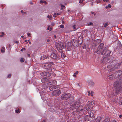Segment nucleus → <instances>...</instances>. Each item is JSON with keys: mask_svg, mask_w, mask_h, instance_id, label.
Masks as SVG:
<instances>
[{"mask_svg": "<svg viewBox=\"0 0 122 122\" xmlns=\"http://www.w3.org/2000/svg\"><path fill=\"white\" fill-rule=\"evenodd\" d=\"M70 11V10H68V11L69 12Z\"/></svg>", "mask_w": 122, "mask_h": 122, "instance_id": "774afa93", "label": "nucleus"}, {"mask_svg": "<svg viewBox=\"0 0 122 122\" xmlns=\"http://www.w3.org/2000/svg\"><path fill=\"white\" fill-rule=\"evenodd\" d=\"M11 76V75L10 74H9L8 75V77H10Z\"/></svg>", "mask_w": 122, "mask_h": 122, "instance_id": "ea45409f", "label": "nucleus"}, {"mask_svg": "<svg viewBox=\"0 0 122 122\" xmlns=\"http://www.w3.org/2000/svg\"><path fill=\"white\" fill-rule=\"evenodd\" d=\"M46 121H45V120H43V122H46Z\"/></svg>", "mask_w": 122, "mask_h": 122, "instance_id": "338daca9", "label": "nucleus"}, {"mask_svg": "<svg viewBox=\"0 0 122 122\" xmlns=\"http://www.w3.org/2000/svg\"><path fill=\"white\" fill-rule=\"evenodd\" d=\"M94 105V102L92 101L88 104L87 105V107L89 110L90 108L93 107Z\"/></svg>", "mask_w": 122, "mask_h": 122, "instance_id": "4468645a", "label": "nucleus"}, {"mask_svg": "<svg viewBox=\"0 0 122 122\" xmlns=\"http://www.w3.org/2000/svg\"><path fill=\"white\" fill-rule=\"evenodd\" d=\"M93 25V23L92 22H90L88 24V25Z\"/></svg>", "mask_w": 122, "mask_h": 122, "instance_id": "f704fd0d", "label": "nucleus"}, {"mask_svg": "<svg viewBox=\"0 0 122 122\" xmlns=\"http://www.w3.org/2000/svg\"><path fill=\"white\" fill-rule=\"evenodd\" d=\"M51 74L49 72H47V75L46 76L47 77H49L51 76Z\"/></svg>", "mask_w": 122, "mask_h": 122, "instance_id": "cd10ccee", "label": "nucleus"}, {"mask_svg": "<svg viewBox=\"0 0 122 122\" xmlns=\"http://www.w3.org/2000/svg\"><path fill=\"white\" fill-rule=\"evenodd\" d=\"M31 35V34L30 33H27V35L28 36H30Z\"/></svg>", "mask_w": 122, "mask_h": 122, "instance_id": "37998d69", "label": "nucleus"}, {"mask_svg": "<svg viewBox=\"0 0 122 122\" xmlns=\"http://www.w3.org/2000/svg\"><path fill=\"white\" fill-rule=\"evenodd\" d=\"M113 73V74H110L107 76V77L109 80H112L116 79Z\"/></svg>", "mask_w": 122, "mask_h": 122, "instance_id": "ddd939ff", "label": "nucleus"}, {"mask_svg": "<svg viewBox=\"0 0 122 122\" xmlns=\"http://www.w3.org/2000/svg\"><path fill=\"white\" fill-rule=\"evenodd\" d=\"M96 112L95 111L93 110H92L91 111V113L90 114L89 116H90L91 117H95L96 116Z\"/></svg>", "mask_w": 122, "mask_h": 122, "instance_id": "2eb2a0df", "label": "nucleus"}, {"mask_svg": "<svg viewBox=\"0 0 122 122\" xmlns=\"http://www.w3.org/2000/svg\"><path fill=\"white\" fill-rule=\"evenodd\" d=\"M73 27L74 29V30H75L78 29V28H76V25H74L73 26Z\"/></svg>", "mask_w": 122, "mask_h": 122, "instance_id": "bb28decb", "label": "nucleus"}, {"mask_svg": "<svg viewBox=\"0 0 122 122\" xmlns=\"http://www.w3.org/2000/svg\"><path fill=\"white\" fill-rule=\"evenodd\" d=\"M15 43L17 44L18 43V41H16Z\"/></svg>", "mask_w": 122, "mask_h": 122, "instance_id": "052dcab7", "label": "nucleus"}, {"mask_svg": "<svg viewBox=\"0 0 122 122\" xmlns=\"http://www.w3.org/2000/svg\"><path fill=\"white\" fill-rule=\"evenodd\" d=\"M56 13H55L53 15V16L54 17H56Z\"/></svg>", "mask_w": 122, "mask_h": 122, "instance_id": "4c0bfd02", "label": "nucleus"}, {"mask_svg": "<svg viewBox=\"0 0 122 122\" xmlns=\"http://www.w3.org/2000/svg\"><path fill=\"white\" fill-rule=\"evenodd\" d=\"M21 12L22 13H23V10H21Z\"/></svg>", "mask_w": 122, "mask_h": 122, "instance_id": "e2e57ef3", "label": "nucleus"}, {"mask_svg": "<svg viewBox=\"0 0 122 122\" xmlns=\"http://www.w3.org/2000/svg\"><path fill=\"white\" fill-rule=\"evenodd\" d=\"M83 0H80L79 1V3H82Z\"/></svg>", "mask_w": 122, "mask_h": 122, "instance_id": "c9c22d12", "label": "nucleus"}, {"mask_svg": "<svg viewBox=\"0 0 122 122\" xmlns=\"http://www.w3.org/2000/svg\"><path fill=\"white\" fill-rule=\"evenodd\" d=\"M104 27H106V26H108V24L107 22L106 23L104 24Z\"/></svg>", "mask_w": 122, "mask_h": 122, "instance_id": "c85d7f7f", "label": "nucleus"}, {"mask_svg": "<svg viewBox=\"0 0 122 122\" xmlns=\"http://www.w3.org/2000/svg\"><path fill=\"white\" fill-rule=\"evenodd\" d=\"M20 61L21 62H22L24 61V60L23 59V58H21L20 60Z\"/></svg>", "mask_w": 122, "mask_h": 122, "instance_id": "473e14b6", "label": "nucleus"}, {"mask_svg": "<svg viewBox=\"0 0 122 122\" xmlns=\"http://www.w3.org/2000/svg\"><path fill=\"white\" fill-rule=\"evenodd\" d=\"M61 9L62 10H63L64 8H65V6L64 5H63L62 4H61Z\"/></svg>", "mask_w": 122, "mask_h": 122, "instance_id": "c756f323", "label": "nucleus"}, {"mask_svg": "<svg viewBox=\"0 0 122 122\" xmlns=\"http://www.w3.org/2000/svg\"><path fill=\"white\" fill-rule=\"evenodd\" d=\"M51 85L49 86V88L50 90L51 91H53V90L54 89H58L59 88L60 86H55L53 85H52V84H49V85Z\"/></svg>", "mask_w": 122, "mask_h": 122, "instance_id": "1a4fd4ad", "label": "nucleus"}, {"mask_svg": "<svg viewBox=\"0 0 122 122\" xmlns=\"http://www.w3.org/2000/svg\"><path fill=\"white\" fill-rule=\"evenodd\" d=\"M60 90H56L54 91L52 94V95L53 96H58L61 93Z\"/></svg>", "mask_w": 122, "mask_h": 122, "instance_id": "6e6552de", "label": "nucleus"}, {"mask_svg": "<svg viewBox=\"0 0 122 122\" xmlns=\"http://www.w3.org/2000/svg\"><path fill=\"white\" fill-rule=\"evenodd\" d=\"M108 6L109 8H110L111 7V5L110 4H108Z\"/></svg>", "mask_w": 122, "mask_h": 122, "instance_id": "58836bf2", "label": "nucleus"}, {"mask_svg": "<svg viewBox=\"0 0 122 122\" xmlns=\"http://www.w3.org/2000/svg\"><path fill=\"white\" fill-rule=\"evenodd\" d=\"M102 119V117H97L96 120V122H99Z\"/></svg>", "mask_w": 122, "mask_h": 122, "instance_id": "412c9836", "label": "nucleus"}, {"mask_svg": "<svg viewBox=\"0 0 122 122\" xmlns=\"http://www.w3.org/2000/svg\"><path fill=\"white\" fill-rule=\"evenodd\" d=\"M28 56L29 57H30V54H28Z\"/></svg>", "mask_w": 122, "mask_h": 122, "instance_id": "5fc2aeb1", "label": "nucleus"}, {"mask_svg": "<svg viewBox=\"0 0 122 122\" xmlns=\"http://www.w3.org/2000/svg\"><path fill=\"white\" fill-rule=\"evenodd\" d=\"M76 75V74L75 73H74L73 75V76L74 77H75Z\"/></svg>", "mask_w": 122, "mask_h": 122, "instance_id": "79ce46f5", "label": "nucleus"}, {"mask_svg": "<svg viewBox=\"0 0 122 122\" xmlns=\"http://www.w3.org/2000/svg\"><path fill=\"white\" fill-rule=\"evenodd\" d=\"M1 51L2 53H3L5 51V48L4 47H3L1 50Z\"/></svg>", "mask_w": 122, "mask_h": 122, "instance_id": "a878e982", "label": "nucleus"}, {"mask_svg": "<svg viewBox=\"0 0 122 122\" xmlns=\"http://www.w3.org/2000/svg\"><path fill=\"white\" fill-rule=\"evenodd\" d=\"M104 44L102 43H101L99 46L98 47L97 49V52H101L102 51L103 46H104Z\"/></svg>", "mask_w": 122, "mask_h": 122, "instance_id": "9b49d317", "label": "nucleus"}, {"mask_svg": "<svg viewBox=\"0 0 122 122\" xmlns=\"http://www.w3.org/2000/svg\"><path fill=\"white\" fill-rule=\"evenodd\" d=\"M46 78H43L41 79V81L42 83H44L45 81L46 80Z\"/></svg>", "mask_w": 122, "mask_h": 122, "instance_id": "393cba45", "label": "nucleus"}, {"mask_svg": "<svg viewBox=\"0 0 122 122\" xmlns=\"http://www.w3.org/2000/svg\"><path fill=\"white\" fill-rule=\"evenodd\" d=\"M114 93L111 92H107V95L108 97H109L111 98L112 97V96L114 95Z\"/></svg>", "mask_w": 122, "mask_h": 122, "instance_id": "dca6fc26", "label": "nucleus"}, {"mask_svg": "<svg viewBox=\"0 0 122 122\" xmlns=\"http://www.w3.org/2000/svg\"><path fill=\"white\" fill-rule=\"evenodd\" d=\"M16 112L17 113H19L20 112V109H18L17 110H16Z\"/></svg>", "mask_w": 122, "mask_h": 122, "instance_id": "2f4dec72", "label": "nucleus"}, {"mask_svg": "<svg viewBox=\"0 0 122 122\" xmlns=\"http://www.w3.org/2000/svg\"><path fill=\"white\" fill-rule=\"evenodd\" d=\"M108 0H103V1L104 2L107 1Z\"/></svg>", "mask_w": 122, "mask_h": 122, "instance_id": "4d7b16f0", "label": "nucleus"}, {"mask_svg": "<svg viewBox=\"0 0 122 122\" xmlns=\"http://www.w3.org/2000/svg\"><path fill=\"white\" fill-rule=\"evenodd\" d=\"M88 110V108L87 106L85 107L84 106H83V108L82 111L84 113H86V111H87Z\"/></svg>", "mask_w": 122, "mask_h": 122, "instance_id": "f3484780", "label": "nucleus"}, {"mask_svg": "<svg viewBox=\"0 0 122 122\" xmlns=\"http://www.w3.org/2000/svg\"><path fill=\"white\" fill-rule=\"evenodd\" d=\"M65 43L63 42H61L59 44L57 43L56 47L58 51L60 52H62V49H64L66 47Z\"/></svg>", "mask_w": 122, "mask_h": 122, "instance_id": "20e7f679", "label": "nucleus"}, {"mask_svg": "<svg viewBox=\"0 0 122 122\" xmlns=\"http://www.w3.org/2000/svg\"><path fill=\"white\" fill-rule=\"evenodd\" d=\"M76 74H78V71H77L75 73Z\"/></svg>", "mask_w": 122, "mask_h": 122, "instance_id": "603ef678", "label": "nucleus"}, {"mask_svg": "<svg viewBox=\"0 0 122 122\" xmlns=\"http://www.w3.org/2000/svg\"><path fill=\"white\" fill-rule=\"evenodd\" d=\"M80 101L79 100H77L74 104H72L70 108L72 109H76L78 108V106L80 105Z\"/></svg>", "mask_w": 122, "mask_h": 122, "instance_id": "423d86ee", "label": "nucleus"}, {"mask_svg": "<svg viewBox=\"0 0 122 122\" xmlns=\"http://www.w3.org/2000/svg\"><path fill=\"white\" fill-rule=\"evenodd\" d=\"M112 122H117L115 120H113Z\"/></svg>", "mask_w": 122, "mask_h": 122, "instance_id": "6e6d98bb", "label": "nucleus"}, {"mask_svg": "<svg viewBox=\"0 0 122 122\" xmlns=\"http://www.w3.org/2000/svg\"><path fill=\"white\" fill-rule=\"evenodd\" d=\"M28 42H29V43L30 44L31 43V42H30V41L29 40H28Z\"/></svg>", "mask_w": 122, "mask_h": 122, "instance_id": "bf43d9fd", "label": "nucleus"}, {"mask_svg": "<svg viewBox=\"0 0 122 122\" xmlns=\"http://www.w3.org/2000/svg\"><path fill=\"white\" fill-rule=\"evenodd\" d=\"M60 52L61 53V58H64L66 57L65 55L63 53L62 51V52Z\"/></svg>", "mask_w": 122, "mask_h": 122, "instance_id": "b1692460", "label": "nucleus"}, {"mask_svg": "<svg viewBox=\"0 0 122 122\" xmlns=\"http://www.w3.org/2000/svg\"><path fill=\"white\" fill-rule=\"evenodd\" d=\"M4 35V33L3 32L1 33V34L0 35V37H2Z\"/></svg>", "mask_w": 122, "mask_h": 122, "instance_id": "e433bc0d", "label": "nucleus"}, {"mask_svg": "<svg viewBox=\"0 0 122 122\" xmlns=\"http://www.w3.org/2000/svg\"><path fill=\"white\" fill-rule=\"evenodd\" d=\"M51 57L54 59L57 60L59 58V56L54 52L52 53L51 55Z\"/></svg>", "mask_w": 122, "mask_h": 122, "instance_id": "9d476101", "label": "nucleus"}, {"mask_svg": "<svg viewBox=\"0 0 122 122\" xmlns=\"http://www.w3.org/2000/svg\"><path fill=\"white\" fill-rule=\"evenodd\" d=\"M88 85L90 86H94L95 85L94 83L91 80L88 81Z\"/></svg>", "mask_w": 122, "mask_h": 122, "instance_id": "a211bd4d", "label": "nucleus"}, {"mask_svg": "<svg viewBox=\"0 0 122 122\" xmlns=\"http://www.w3.org/2000/svg\"><path fill=\"white\" fill-rule=\"evenodd\" d=\"M120 105H122V101H121L119 103Z\"/></svg>", "mask_w": 122, "mask_h": 122, "instance_id": "c03bdc74", "label": "nucleus"}, {"mask_svg": "<svg viewBox=\"0 0 122 122\" xmlns=\"http://www.w3.org/2000/svg\"><path fill=\"white\" fill-rule=\"evenodd\" d=\"M50 41V40H47V41L48 42H49Z\"/></svg>", "mask_w": 122, "mask_h": 122, "instance_id": "0e129e2a", "label": "nucleus"}, {"mask_svg": "<svg viewBox=\"0 0 122 122\" xmlns=\"http://www.w3.org/2000/svg\"><path fill=\"white\" fill-rule=\"evenodd\" d=\"M51 25H52L53 26L55 25V24L54 23H51Z\"/></svg>", "mask_w": 122, "mask_h": 122, "instance_id": "de8ad7c7", "label": "nucleus"}, {"mask_svg": "<svg viewBox=\"0 0 122 122\" xmlns=\"http://www.w3.org/2000/svg\"><path fill=\"white\" fill-rule=\"evenodd\" d=\"M111 53V51H110L107 49H104L103 51L101 52V54L105 56V57H105V58H106L110 56ZM107 59V58H104L101 61V62L106 63H107L108 62H103V61L104 60H106Z\"/></svg>", "mask_w": 122, "mask_h": 122, "instance_id": "f03ea898", "label": "nucleus"}, {"mask_svg": "<svg viewBox=\"0 0 122 122\" xmlns=\"http://www.w3.org/2000/svg\"><path fill=\"white\" fill-rule=\"evenodd\" d=\"M24 50L22 48V49H21V51H23Z\"/></svg>", "mask_w": 122, "mask_h": 122, "instance_id": "13d9d810", "label": "nucleus"}, {"mask_svg": "<svg viewBox=\"0 0 122 122\" xmlns=\"http://www.w3.org/2000/svg\"><path fill=\"white\" fill-rule=\"evenodd\" d=\"M56 15H61V14L60 13H57V14H56Z\"/></svg>", "mask_w": 122, "mask_h": 122, "instance_id": "49530a36", "label": "nucleus"}, {"mask_svg": "<svg viewBox=\"0 0 122 122\" xmlns=\"http://www.w3.org/2000/svg\"><path fill=\"white\" fill-rule=\"evenodd\" d=\"M66 44L65 45L66 46L68 50H71V42L68 41H66Z\"/></svg>", "mask_w": 122, "mask_h": 122, "instance_id": "f8f14e48", "label": "nucleus"}, {"mask_svg": "<svg viewBox=\"0 0 122 122\" xmlns=\"http://www.w3.org/2000/svg\"><path fill=\"white\" fill-rule=\"evenodd\" d=\"M91 13L92 14H93L94 15H96V14L94 13V12H92Z\"/></svg>", "mask_w": 122, "mask_h": 122, "instance_id": "a19ab883", "label": "nucleus"}, {"mask_svg": "<svg viewBox=\"0 0 122 122\" xmlns=\"http://www.w3.org/2000/svg\"><path fill=\"white\" fill-rule=\"evenodd\" d=\"M83 106H82L81 105L79 107L78 106V108H77V109L76 110V111L77 112H79L81 111H82L83 108Z\"/></svg>", "mask_w": 122, "mask_h": 122, "instance_id": "aec40b11", "label": "nucleus"}, {"mask_svg": "<svg viewBox=\"0 0 122 122\" xmlns=\"http://www.w3.org/2000/svg\"><path fill=\"white\" fill-rule=\"evenodd\" d=\"M71 99L72 100V101H73V100L74 99V98L71 97Z\"/></svg>", "mask_w": 122, "mask_h": 122, "instance_id": "8fccbe9b", "label": "nucleus"}, {"mask_svg": "<svg viewBox=\"0 0 122 122\" xmlns=\"http://www.w3.org/2000/svg\"><path fill=\"white\" fill-rule=\"evenodd\" d=\"M30 3L31 4H33V3L31 1H30Z\"/></svg>", "mask_w": 122, "mask_h": 122, "instance_id": "3c124183", "label": "nucleus"}, {"mask_svg": "<svg viewBox=\"0 0 122 122\" xmlns=\"http://www.w3.org/2000/svg\"><path fill=\"white\" fill-rule=\"evenodd\" d=\"M40 75L43 76H46L47 75V72H43L40 73Z\"/></svg>", "mask_w": 122, "mask_h": 122, "instance_id": "5701e85b", "label": "nucleus"}, {"mask_svg": "<svg viewBox=\"0 0 122 122\" xmlns=\"http://www.w3.org/2000/svg\"><path fill=\"white\" fill-rule=\"evenodd\" d=\"M27 41L26 40H25V42H27Z\"/></svg>", "mask_w": 122, "mask_h": 122, "instance_id": "69168bd1", "label": "nucleus"}, {"mask_svg": "<svg viewBox=\"0 0 122 122\" xmlns=\"http://www.w3.org/2000/svg\"><path fill=\"white\" fill-rule=\"evenodd\" d=\"M122 117V115H120L119 116V117L120 118H121Z\"/></svg>", "mask_w": 122, "mask_h": 122, "instance_id": "864d4df0", "label": "nucleus"}, {"mask_svg": "<svg viewBox=\"0 0 122 122\" xmlns=\"http://www.w3.org/2000/svg\"><path fill=\"white\" fill-rule=\"evenodd\" d=\"M71 94L68 93H66L62 95L61 98L62 100L68 101V99L70 97Z\"/></svg>", "mask_w": 122, "mask_h": 122, "instance_id": "39448f33", "label": "nucleus"}, {"mask_svg": "<svg viewBox=\"0 0 122 122\" xmlns=\"http://www.w3.org/2000/svg\"><path fill=\"white\" fill-rule=\"evenodd\" d=\"M122 76L120 77L117 81H115L114 84L115 87V92L117 94L120 93L122 87Z\"/></svg>", "mask_w": 122, "mask_h": 122, "instance_id": "f257e3e1", "label": "nucleus"}, {"mask_svg": "<svg viewBox=\"0 0 122 122\" xmlns=\"http://www.w3.org/2000/svg\"><path fill=\"white\" fill-rule=\"evenodd\" d=\"M113 74L115 77V78L116 79L117 78L122 75V71L121 70H119L113 73Z\"/></svg>", "mask_w": 122, "mask_h": 122, "instance_id": "0eeeda50", "label": "nucleus"}, {"mask_svg": "<svg viewBox=\"0 0 122 122\" xmlns=\"http://www.w3.org/2000/svg\"><path fill=\"white\" fill-rule=\"evenodd\" d=\"M9 47L10 48L11 47V45H10L9 44Z\"/></svg>", "mask_w": 122, "mask_h": 122, "instance_id": "680f3d73", "label": "nucleus"}, {"mask_svg": "<svg viewBox=\"0 0 122 122\" xmlns=\"http://www.w3.org/2000/svg\"><path fill=\"white\" fill-rule=\"evenodd\" d=\"M43 3L45 4H46V2L45 1H43Z\"/></svg>", "mask_w": 122, "mask_h": 122, "instance_id": "09e8293b", "label": "nucleus"}, {"mask_svg": "<svg viewBox=\"0 0 122 122\" xmlns=\"http://www.w3.org/2000/svg\"><path fill=\"white\" fill-rule=\"evenodd\" d=\"M47 17L50 20H51L52 18V16H50V15H48L47 16Z\"/></svg>", "mask_w": 122, "mask_h": 122, "instance_id": "72a5a7b5", "label": "nucleus"}, {"mask_svg": "<svg viewBox=\"0 0 122 122\" xmlns=\"http://www.w3.org/2000/svg\"><path fill=\"white\" fill-rule=\"evenodd\" d=\"M43 1L42 0H40V3H43Z\"/></svg>", "mask_w": 122, "mask_h": 122, "instance_id": "a18cd8bd", "label": "nucleus"}, {"mask_svg": "<svg viewBox=\"0 0 122 122\" xmlns=\"http://www.w3.org/2000/svg\"><path fill=\"white\" fill-rule=\"evenodd\" d=\"M47 56L46 55H44L41 56V59L42 60H44V59H46L47 58Z\"/></svg>", "mask_w": 122, "mask_h": 122, "instance_id": "4be33fe9", "label": "nucleus"}, {"mask_svg": "<svg viewBox=\"0 0 122 122\" xmlns=\"http://www.w3.org/2000/svg\"><path fill=\"white\" fill-rule=\"evenodd\" d=\"M64 26L63 25H60V27L61 28H63L64 27Z\"/></svg>", "mask_w": 122, "mask_h": 122, "instance_id": "7c9ffc66", "label": "nucleus"}, {"mask_svg": "<svg viewBox=\"0 0 122 122\" xmlns=\"http://www.w3.org/2000/svg\"><path fill=\"white\" fill-rule=\"evenodd\" d=\"M54 64L53 62H50L47 63H45L42 65V67L43 68L46 69V71L50 72L52 71V69L51 66Z\"/></svg>", "mask_w": 122, "mask_h": 122, "instance_id": "7ed1b4c3", "label": "nucleus"}, {"mask_svg": "<svg viewBox=\"0 0 122 122\" xmlns=\"http://www.w3.org/2000/svg\"><path fill=\"white\" fill-rule=\"evenodd\" d=\"M49 83H51V84H52V85H55L56 84V81L55 80H51L49 81Z\"/></svg>", "mask_w": 122, "mask_h": 122, "instance_id": "6ab92c4d", "label": "nucleus"}]
</instances>
